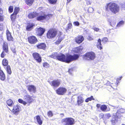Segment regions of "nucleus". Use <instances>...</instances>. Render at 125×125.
I'll return each mask as SVG.
<instances>
[{
  "label": "nucleus",
  "mask_w": 125,
  "mask_h": 125,
  "mask_svg": "<svg viewBox=\"0 0 125 125\" xmlns=\"http://www.w3.org/2000/svg\"><path fill=\"white\" fill-rule=\"evenodd\" d=\"M13 6H10L9 7V12L11 13L13 11Z\"/></svg>",
  "instance_id": "nucleus-43"
},
{
  "label": "nucleus",
  "mask_w": 125,
  "mask_h": 125,
  "mask_svg": "<svg viewBox=\"0 0 125 125\" xmlns=\"http://www.w3.org/2000/svg\"><path fill=\"white\" fill-rule=\"evenodd\" d=\"M110 82L109 81H108L107 82V83H106V84L107 85H110Z\"/></svg>",
  "instance_id": "nucleus-62"
},
{
  "label": "nucleus",
  "mask_w": 125,
  "mask_h": 125,
  "mask_svg": "<svg viewBox=\"0 0 125 125\" xmlns=\"http://www.w3.org/2000/svg\"><path fill=\"white\" fill-rule=\"evenodd\" d=\"M83 47L82 46H80L79 47V52L81 51L83 49Z\"/></svg>",
  "instance_id": "nucleus-51"
},
{
  "label": "nucleus",
  "mask_w": 125,
  "mask_h": 125,
  "mask_svg": "<svg viewBox=\"0 0 125 125\" xmlns=\"http://www.w3.org/2000/svg\"><path fill=\"white\" fill-rule=\"evenodd\" d=\"M3 18L2 16L0 15V21H3Z\"/></svg>",
  "instance_id": "nucleus-56"
},
{
  "label": "nucleus",
  "mask_w": 125,
  "mask_h": 125,
  "mask_svg": "<svg viewBox=\"0 0 125 125\" xmlns=\"http://www.w3.org/2000/svg\"><path fill=\"white\" fill-rule=\"evenodd\" d=\"M58 54L56 52H54L52 53V55L50 56L51 58L57 60V57Z\"/></svg>",
  "instance_id": "nucleus-28"
},
{
  "label": "nucleus",
  "mask_w": 125,
  "mask_h": 125,
  "mask_svg": "<svg viewBox=\"0 0 125 125\" xmlns=\"http://www.w3.org/2000/svg\"><path fill=\"white\" fill-rule=\"evenodd\" d=\"M65 55L62 54H58L57 57V60L61 61L64 62Z\"/></svg>",
  "instance_id": "nucleus-13"
},
{
  "label": "nucleus",
  "mask_w": 125,
  "mask_h": 125,
  "mask_svg": "<svg viewBox=\"0 0 125 125\" xmlns=\"http://www.w3.org/2000/svg\"><path fill=\"white\" fill-rule=\"evenodd\" d=\"M108 21L109 22L110 25L113 27L115 26L116 23L115 18L113 17H111L108 20Z\"/></svg>",
  "instance_id": "nucleus-14"
},
{
  "label": "nucleus",
  "mask_w": 125,
  "mask_h": 125,
  "mask_svg": "<svg viewBox=\"0 0 125 125\" xmlns=\"http://www.w3.org/2000/svg\"><path fill=\"white\" fill-rule=\"evenodd\" d=\"M46 46V45L44 43H41L37 45V47L38 48L44 49Z\"/></svg>",
  "instance_id": "nucleus-22"
},
{
  "label": "nucleus",
  "mask_w": 125,
  "mask_h": 125,
  "mask_svg": "<svg viewBox=\"0 0 125 125\" xmlns=\"http://www.w3.org/2000/svg\"><path fill=\"white\" fill-rule=\"evenodd\" d=\"M47 115L49 117H52L53 116V114L52 111H50L48 112Z\"/></svg>",
  "instance_id": "nucleus-38"
},
{
  "label": "nucleus",
  "mask_w": 125,
  "mask_h": 125,
  "mask_svg": "<svg viewBox=\"0 0 125 125\" xmlns=\"http://www.w3.org/2000/svg\"><path fill=\"white\" fill-rule=\"evenodd\" d=\"M122 78V77H121L119 78H117V81H119V80H120Z\"/></svg>",
  "instance_id": "nucleus-59"
},
{
  "label": "nucleus",
  "mask_w": 125,
  "mask_h": 125,
  "mask_svg": "<svg viewBox=\"0 0 125 125\" xmlns=\"http://www.w3.org/2000/svg\"><path fill=\"white\" fill-rule=\"evenodd\" d=\"M65 125H73L74 123V120L71 118H67L62 120Z\"/></svg>",
  "instance_id": "nucleus-4"
},
{
  "label": "nucleus",
  "mask_w": 125,
  "mask_h": 125,
  "mask_svg": "<svg viewBox=\"0 0 125 125\" xmlns=\"http://www.w3.org/2000/svg\"><path fill=\"white\" fill-rule=\"evenodd\" d=\"M78 58V55L77 54H74L73 55L70 54H67L65 55V59L64 62L69 63L71 62L76 60Z\"/></svg>",
  "instance_id": "nucleus-2"
},
{
  "label": "nucleus",
  "mask_w": 125,
  "mask_h": 125,
  "mask_svg": "<svg viewBox=\"0 0 125 125\" xmlns=\"http://www.w3.org/2000/svg\"><path fill=\"white\" fill-rule=\"evenodd\" d=\"M37 120L38 123L40 125H41L42 124V121L41 119L40 116L38 115L36 116Z\"/></svg>",
  "instance_id": "nucleus-26"
},
{
  "label": "nucleus",
  "mask_w": 125,
  "mask_h": 125,
  "mask_svg": "<svg viewBox=\"0 0 125 125\" xmlns=\"http://www.w3.org/2000/svg\"><path fill=\"white\" fill-rule=\"evenodd\" d=\"M124 24V21H121L119 22L118 23L116 27H119L122 26Z\"/></svg>",
  "instance_id": "nucleus-31"
},
{
  "label": "nucleus",
  "mask_w": 125,
  "mask_h": 125,
  "mask_svg": "<svg viewBox=\"0 0 125 125\" xmlns=\"http://www.w3.org/2000/svg\"><path fill=\"white\" fill-rule=\"evenodd\" d=\"M93 29L95 31H99V29L97 28L96 27H94Z\"/></svg>",
  "instance_id": "nucleus-52"
},
{
  "label": "nucleus",
  "mask_w": 125,
  "mask_h": 125,
  "mask_svg": "<svg viewBox=\"0 0 125 125\" xmlns=\"http://www.w3.org/2000/svg\"><path fill=\"white\" fill-rule=\"evenodd\" d=\"M89 101H91L92 100H94V99L93 98V96H91V97L87 98Z\"/></svg>",
  "instance_id": "nucleus-49"
},
{
  "label": "nucleus",
  "mask_w": 125,
  "mask_h": 125,
  "mask_svg": "<svg viewBox=\"0 0 125 125\" xmlns=\"http://www.w3.org/2000/svg\"><path fill=\"white\" fill-rule=\"evenodd\" d=\"M7 71L8 73L10 75L11 73L10 67V66H8L7 67Z\"/></svg>",
  "instance_id": "nucleus-33"
},
{
  "label": "nucleus",
  "mask_w": 125,
  "mask_h": 125,
  "mask_svg": "<svg viewBox=\"0 0 125 125\" xmlns=\"http://www.w3.org/2000/svg\"><path fill=\"white\" fill-rule=\"evenodd\" d=\"M73 71V69H69L68 72L69 73L71 74H72V72Z\"/></svg>",
  "instance_id": "nucleus-55"
},
{
  "label": "nucleus",
  "mask_w": 125,
  "mask_h": 125,
  "mask_svg": "<svg viewBox=\"0 0 125 125\" xmlns=\"http://www.w3.org/2000/svg\"><path fill=\"white\" fill-rule=\"evenodd\" d=\"M3 29V26H1V29H0V30H2Z\"/></svg>",
  "instance_id": "nucleus-64"
},
{
  "label": "nucleus",
  "mask_w": 125,
  "mask_h": 125,
  "mask_svg": "<svg viewBox=\"0 0 125 125\" xmlns=\"http://www.w3.org/2000/svg\"><path fill=\"white\" fill-rule=\"evenodd\" d=\"M72 27V24L71 23H70L68 24L67 29H66V31L68 30L69 29H71Z\"/></svg>",
  "instance_id": "nucleus-45"
},
{
  "label": "nucleus",
  "mask_w": 125,
  "mask_h": 125,
  "mask_svg": "<svg viewBox=\"0 0 125 125\" xmlns=\"http://www.w3.org/2000/svg\"><path fill=\"white\" fill-rule=\"evenodd\" d=\"M45 31V29L41 27L38 28L37 29L38 34L40 36L42 35Z\"/></svg>",
  "instance_id": "nucleus-16"
},
{
  "label": "nucleus",
  "mask_w": 125,
  "mask_h": 125,
  "mask_svg": "<svg viewBox=\"0 0 125 125\" xmlns=\"http://www.w3.org/2000/svg\"><path fill=\"white\" fill-rule=\"evenodd\" d=\"M28 41L31 44H34L37 42V40L36 38L34 36H31L28 37Z\"/></svg>",
  "instance_id": "nucleus-9"
},
{
  "label": "nucleus",
  "mask_w": 125,
  "mask_h": 125,
  "mask_svg": "<svg viewBox=\"0 0 125 125\" xmlns=\"http://www.w3.org/2000/svg\"><path fill=\"white\" fill-rule=\"evenodd\" d=\"M28 89L30 92L35 93L36 91V87L33 85H29L28 86Z\"/></svg>",
  "instance_id": "nucleus-17"
},
{
  "label": "nucleus",
  "mask_w": 125,
  "mask_h": 125,
  "mask_svg": "<svg viewBox=\"0 0 125 125\" xmlns=\"http://www.w3.org/2000/svg\"><path fill=\"white\" fill-rule=\"evenodd\" d=\"M11 49L12 51V52L13 53H15V52H16V51H15L14 48V49H12L11 48Z\"/></svg>",
  "instance_id": "nucleus-58"
},
{
  "label": "nucleus",
  "mask_w": 125,
  "mask_h": 125,
  "mask_svg": "<svg viewBox=\"0 0 125 125\" xmlns=\"http://www.w3.org/2000/svg\"><path fill=\"white\" fill-rule=\"evenodd\" d=\"M124 112V110L123 109H121L118 110L117 112V113L120 114L121 113H123Z\"/></svg>",
  "instance_id": "nucleus-39"
},
{
  "label": "nucleus",
  "mask_w": 125,
  "mask_h": 125,
  "mask_svg": "<svg viewBox=\"0 0 125 125\" xmlns=\"http://www.w3.org/2000/svg\"><path fill=\"white\" fill-rule=\"evenodd\" d=\"M106 9L109 10L113 13L115 14L119 12V7L117 4L113 2H111L108 4Z\"/></svg>",
  "instance_id": "nucleus-1"
},
{
  "label": "nucleus",
  "mask_w": 125,
  "mask_h": 125,
  "mask_svg": "<svg viewBox=\"0 0 125 125\" xmlns=\"http://www.w3.org/2000/svg\"><path fill=\"white\" fill-rule=\"evenodd\" d=\"M26 3L28 4H32L33 1L34 0H25Z\"/></svg>",
  "instance_id": "nucleus-40"
},
{
  "label": "nucleus",
  "mask_w": 125,
  "mask_h": 125,
  "mask_svg": "<svg viewBox=\"0 0 125 125\" xmlns=\"http://www.w3.org/2000/svg\"><path fill=\"white\" fill-rule=\"evenodd\" d=\"M33 56L34 59L38 62H40L42 61L41 57L39 54L37 53H33Z\"/></svg>",
  "instance_id": "nucleus-11"
},
{
  "label": "nucleus",
  "mask_w": 125,
  "mask_h": 125,
  "mask_svg": "<svg viewBox=\"0 0 125 125\" xmlns=\"http://www.w3.org/2000/svg\"><path fill=\"white\" fill-rule=\"evenodd\" d=\"M87 38L88 40L89 41H91L93 40V38L90 36H88L87 37Z\"/></svg>",
  "instance_id": "nucleus-50"
},
{
  "label": "nucleus",
  "mask_w": 125,
  "mask_h": 125,
  "mask_svg": "<svg viewBox=\"0 0 125 125\" xmlns=\"http://www.w3.org/2000/svg\"><path fill=\"white\" fill-rule=\"evenodd\" d=\"M63 39L61 35H60L58 37V39H57L56 41L55 42V43L56 44H59Z\"/></svg>",
  "instance_id": "nucleus-24"
},
{
  "label": "nucleus",
  "mask_w": 125,
  "mask_h": 125,
  "mask_svg": "<svg viewBox=\"0 0 125 125\" xmlns=\"http://www.w3.org/2000/svg\"><path fill=\"white\" fill-rule=\"evenodd\" d=\"M47 17V15L45 14H43V15H41L39 16L37 18V20L40 21L45 19Z\"/></svg>",
  "instance_id": "nucleus-21"
},
{
  "label": "nucleus",
  "mask_w": 125,
  "mask_h": 125,
  "mask_svg": "<svg viewBox=\"0 0 125 125\" xmlns=\"http://www.w3.org/2000/svg\"><path fill=\"white\" fill-rule=\"evenodd\" d=\"M57 34V31L53 29H50L48 31L47 36L48 38H52L54 37Z\"/></svg>",
  "instance_id": "nucleus-6"
},
{
  "label": "nucleus",
  "mask_w": 125,
  "mask_h": 125,
  "mask_svg": "<svg viewBox=\"0 0 125 125\" xmlns=\"http://www.w3.org/2000/svg\"><path fill=\"white\" fill-rule=\"evenodd\" d=\"M116 119V118H112L111 120V122L113 125H115V123L116 122L117 120Z\"/></svg>",
  "instance_id": "nucleus-35"
},
{
  "label": "nucleus",
  "mask_w": 125,
  "mask_h": 125,
  "mask_svg": "<svg viewBox=\"0 0 125 125\" xmlns=\"http://www.w3.org/2000/svg\"><path fill=\"white\" fill-rule=\"evenodd\" d=\"M89 101V100L88 98H87L85 101L87 103H88Z\"/></svg>",
  "instance_id": "nucleus-60"
},
{
  "label": "nucleus",
  "mask_w": 125,
  "mask_h": 125,
  "mask_svg": "<svg viewBox=\"0 0 125 125\" xmlns=\"http://www.w3.org/2000/svg\"><path fill=\"white\" fill-rule=\"evenodd\" d=\"M84 38L83 36H79V44L82 42L84 40Z\"/></svg>",
  "instance_id": "nucleus-32"
},
{
  "label": "nucleus",
  "mask_w": 125,
  "mask_h": 125,
  "mask_svg": "<svg viewBox=\"0 0 125 125\" xmlns=\"http://www.w3.org/2000/svg\"><path fill=\"white\" fill-rule=\"evenodd\" d=\"M2 13V10L0 9V14Z\"/></svg>",
  "instance_id": "nucleus-63"
},
{
  "label": "nucleus",
  "mask_w": 125,
  "mask_h": 125,
  "mask_svg": "<svg viewBox=\"0 0 125 125\" xmlns=\"http://www.w3.org/2000/svg\"><path fill=\"white\" fill-rule=\"evenodd\" d=\"M5 75L3 71L0 72V79L2 81L5 80Z\"/></svg>",
  "instance_id": "nucleus-27"
},
{
  "label": "nucleus",
  "mask_w": 125,
  "mask_h": 125,
  "mask_svg": "<svg viewBox=\"0 0 125 125\" xmlns=\"http://www.w3.org/2000/svg\"><path fill=\"white\" fill-rule=\"evenodd\" d=\"M43 66L44 67H47L48 66L49 64L46 62L43 63Z\"/></svg>",
  "instance_id": "nucleus-47"
},
{
  "label": "nucleus",
  "mask_w": 125,
  "mask_h": 125,
  "mask_svg": "<svg viewBox=\"0 0 125 125\" xmlns=\"http://www.w3.org/2000/svg\"><path fill=\"white\" fill-rule=\"evenodd\" d=\"M111 116V115L110 113L106 114L104 115V118L105 119H108Z\"/></svg>",
  "instance_id": "nucleus-37"
},
{
  "label": "nucleus",
  "mask_w": 125,
  "mask_h": 125,
  "mask_svg": "<svg viewBox=\"0 0 125 125\" xmlns=\"http://www.w3.org/2000/svg\"><path fill=\"white\" fill-rule=\"evenodd\" d=\"M18 101L19 103L22 104L24 105H25L27 104V102L24 101L22 100L21 99H18Z\"/></svg>",
  "instance_id": "nucleus-34"
},
{
  "label": "nucleus",
  "mask_w": 125,
  "mask_h": 125,
  "mask_svg": "<svg viewBox=\"0 0 125 125\" xmlns=\"http://www.w3.org/2000/svg\"><path fill=\"white\" fill-rule=\"evenodd\" d=\"M101 42V40L100 39H99L98 40V42L96 45L97 48L100 50H101L102 49V45Z\"/></svg>",
  "instance_id": "nucleus-20"
},
{
  "label": "nucleus",
  "mask_w": 125,
  "mask_h": 125,
  "mask_svg": "<svg viewBox=\"0 0 125 125\" xmlns=\"http://www.w3.org/2000/svg\"><path fill=\"white\" fill-rule=\"evenodd\" d=\"M3 41V37L2 36H0V41L2 42Z\"/></svg>",
  "instance_id": "nucleus-57"
},
{
  "label": "nucleus",
  "mask_w": 125,
  "mask_h": 125,
  "mask_svg": "<svg viewBox=\"0 0 125 125\" xmlns=\"http://www.w3.org/2000/svg\"><path fill=\"white\" fill-rule=\"evenodd\" d=\"M38 14L35 12H33L30 13L28 15V17L30 19L33 18L37 15Z\"/></svg>",
  "instance_id": "nucleus-19"
},
{
  "label": "nucleus",
  "mask_w": 125,
  "mask_h": 125,
  "mask_svg": "<svg viewBox=\"0 0 125 125\" xmlns=\"http://www.w3.org/2000/svg\"><path fill=\"white\" fill-rule=\"evenodd\" d=\"M94 10L93 8L92 7H90L88 8V12H92Z\"/></svg>",
  "instance_id": "nucleus-44"
},
{
  "label": "nucleus",
  "mask_w": 125,
  "mask_h": 125,
  "mask_svg": "<svg viewBox=\"0 0 125 125\" xmlns=\"http://www.w3.org/2000/svg\"><path fill=\"white\" fill-rule=\"evenodd\" d=\"M83 101V98L81 97L79 98V102L80 103H82Z\"/></svg>",
  "instance_id": "nucleus-42"
},
{
  "label": "nucleus",
  "mask_w": 125,
  "mask_h": 125,
  "mask_svg": "<svg viewBox=\"0 0 125 125\" xmlns=\"http://www.w3.org/2000/svg\"><path fill=\"white\" fill-rule=\"evenodd\" d=\"M34 26V25L33 24H30L27 25L26 27V30L30 31L33 28V27Z\"/></svg>",
  "instance_id": "nucleus-25"
},
{
  "label": "nucleus",
  "mask_w": 125,
  "mask_h": 125,
  "mask_svg": "<svg viewBox=\"0 0 125 125\" xmlns=\"http://www.w3.org/2000/svg\"><path fill=\"white\" fill-rule=\"evenodd\" d=\"M20 107L18 105L14 106H13L12 112L13 113L16 115H17L19 112Z\"/></svg>",
  "instance_id": "nucleus-8"
},
{
  "label": "nucleus",
  "mask_w": 125,
  "mask_h": 125,
  "mask_svg": "<svg viewBox=\"0 0 125 125\" xmlns=\"http://www.w3.org/2000/svg\"><path fill=\"white\" fill-rule=\"evenodd\" d=\"M101 105L100 104H97L96 105V107L97 108V109H99V107H101Z\"/></svg>",
  "instance_id": "nucleus-53"
},
{
  "label": "nucleus",
  "mask_w": 125,
  "mask_h": 125,
  "mask_svg": "<svg viewBox=\"0 0 125 125\" xmlns=\"http://www.w3.org/2000/svg\"><path fill=\"white\" fill-rule=\"evenodd\" d=\"M6 35L7 39L8 41H13V38L11 36L10 32L8 30L7 31Z\"/></svg>",
  "instance_id": "nucleus-15"
},
{
  "label": "nucleus",
  "mask_w": 125,
  "mask_h": 125,
  "mask_svg": "<svg viewBox=\"0 0 125 125\" xmlns=\"http://www.w3.org/2000/svg\"><path fill=\"white\" fill-rule=\"evenodd\" d=\"M7 103L8 105L9 106H12L13 104V101L10 99L7 101Z\"/></svg>",
  "instance_id": "nucleus-29"
},
{
  "label": "nucleus",
  "mask_w": 125,
  "mask_h": 125,
  "mask_svg": "<svg viewBox=\"0 0 125 125\" xmlns=\"http://www.w3.org/2000/svg\"><path fill=\"white\" fill-rule=\"evenodd\" d=\"M49 83L52 86L56 87L58 86L60 84V82L58 80H53L51 82H50Z\"/></svg>",
  "instance_id": "nucleus-12"
},
{
  "label": "nucleus",
  "mask_w": 125,
  "mask_h": 125,
  "mask_svg": "<svg viewBox=\"0 0 125 125\" xmlns=\"http://www.w3.org/2000/svg\"><path fill=\"white\" fill-rule=\"evenodd\" d=\"M73 51L75 52H78V47L75 48L73 49Z\"/></svg>",
  "instance_id": "nucleus-48"
},
{
  "label": "nucleus",
  "mask_w": 125,
  "mask_h": 125,
  "mask_svg": "<svg viewBox=\"0 0 125 125\" xmlns=\"http://www.w3.org/2000/svg\"><path fill=\"white\" fill-rule=\"evenodd\" d=\"M3 51L2 52L1 57L3 58L6 55L5 52L6 53L8 52V47L7 43L6 42H4L3 45Z\"/></svg>",
  "instance_id": "nucleus-5"
},
{
  "label": "nucleus",
  "mask_w": 125,
  "mask_h": 125,
  "mask_svg": "<svg viewBox=\"0 0 125 125\" xmlns=\"http://www.w3.org/2000/svg\"><path fill=\"white\" fill-rule=\"evenodd\" d=\"M2 64L4 66H7L8 63V61L6 59H4L2 61Z\"/></svg>",
  "instance_id": "nucleus-30"
},
{
  "label": "nucleus",
  "mask_w": 125,
  "mask_h": 125,
  "mask_svg": "<svg viewBox=\"0 0 125 125\" xmlns=\"http://www.w3.org/2000/svg\"><path fill=\"white\" fill-rule=\"evenodd\" d=\"M16 15L14 14V13H13L11 16V19L12 21V24L13 25H14L15 24V21L16 18Z\"/></svg>",
  "instance_id": "nucleus-23"
},
{
  "label": "nucleus",
  "mask_w": 125,
  "mask_h": 125,
  "mask_svg": "<svg viewBox=\"0 0 125 125\" xmlns=\"http://www.w3.org/2000/svg\"><path fill=\"white\" fill-rule=\"evenodd\" d=\"M95 57V53L92 52L86 53L83 56V59L89 61L93 60Z\"/></svg>",
  "instance_id": "nucleus-3"
},
{
  "label": "nucleus",
  "mask_w": 125,
  "mask_h": 125,
  "mask_svg": "<svg viewBox=\"0 0 125 125\" xmlns=\"http://www.w3.org/2000/svg\"><path fill=\"white\" fill-rule=\"evenodd\" d=\"M48 1L50 3L55 4L56 3L57 0H48Z\"/></svg>",
  "instance_id": "nucleus-41"
},
{
  "label": "nucleus",
  "mask_w": 125,
  "mask_h": 125,
  "mask_svg": "<svg viewBox=\"0 0 125 125\" xmlns=\"http://www.w3.org/2000/svg\"><path fill=\"white\" fill-rule=\"evenodd\" d=\"M67 90L65 88L60 87L57 89L56 91V93L59 95H62L64 94L66 92Z\"/></svg>",
  "instance_id": "nucleus-7"
},
{
  "label": "nucleus",
  "mask_w": 125,
  "mask_h": 125,
  "mask_svg": "<svg viewBox=\"0 0 125 125\" xmlns=\"http://www.w3.org/2000/svg\"><path fill=\"white\" fill-rule=\"evenodd\" d=\"M47 15L49 17H50L52 16V15L50 14H48Z\"/></svg>",
  "instance_id": "nucleus-61"
},
{
  "label": "nucleus",
  "mask_w": 125,
  "mask_h": 125,
  "mask_svg": "<svg viewBox=\"0 0 125 125\" xmlns=\"http://www.w3.org/2000/svg\"><path fill=\"white\" fill-rule=\"evenodd\" d=\"M73 24L75 26H78V22L77 21L74 22L73 23Z\"/></svg>",
  "instance_id": "nucleus-54"
},
{
  "label": "nucleus",
  "mask_w": 125,
  "mask_h": 125,
  "mask_svg": "<svg viewBox=\"0 0 125 125\" xmlns=\"http://www.w3.org/2000/svg\"><path fill=\"white\" fill-rule=\"evenodd\" d=\"M107 107L105 105L103 104L101 105L100 107V109L102 111L106 112L109 111L110 110V109H107Z\"/></svg>",
  "instance_id": "nucleus-18"
},
{
  "label": "nucleus",
  "mask_w": 125,
  "mask_h": 125,
  "mask_svg": "<svg viewBox=\"0 0 125 125\" xmlns=\"http://www.w3.org/2000/svg\"><path fill=\"white\" fill-rule=\"evenodd\" d=\"M23 99L29 104L31 103L33 101V99L32 97L28 94L24 95L23 97Z\"/></svg>",
  "instance_id": "nucleus-10"
},
{
  "label": "nucleus",
  "mask_w": 125,
  "mask_h": 125,
  "mask_svg": "<svg viewBox=\"0 0 125 125\" xmlns=\"http://www.w3.org/2000/svg\"><path fill=\"white\" fill-rule=\"evenodd\" d=\"M19 8L18 7H16L14 9V11L13 13L14 14H17L19 11Z\"/></svg>",
  "instance_id": "nucleus-36"
},
{
  "label": "nucleus",
  "mask_w": 125,
  "mask_h": 125,
  "mask_svg": "<svg viewBox=\"0 0 125 125\" xmlns=\"http://www.w3.org/2000/svg\"><path fill=\"white\" fill-rule=\"evenodd\" d=\"M108 40V39L107 38H104L102 40V41L103 42H104V43H105Z\"/></svg>",
  "instance_id": "nucleus-46"
}]
</instances>
